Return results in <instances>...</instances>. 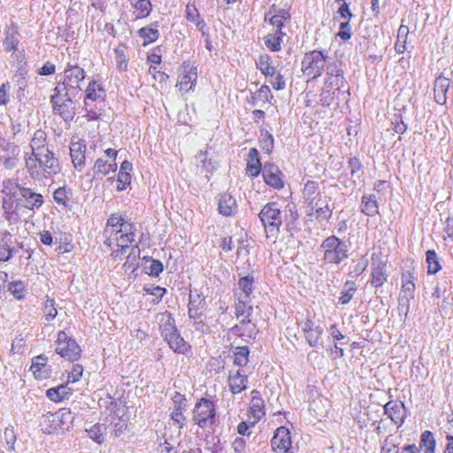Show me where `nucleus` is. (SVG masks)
<instances>
[{"label": "nucleus", "mask_w": 453, "mask_h": 453, "mask_svg": "<svg viewBox=\"0 0 453 453\" xmlns=\"http://www.w3.org/2000/svg\"><path fill=\"white\" fill-rule=\"evenodd\" d=\"M302 330L308 344L311 347H318L323 334V328L316 326L313 321L307 319L304 322Z\"/></svg>", "instance_id": "obj_19"}, {"label": "nucleus", "mask_w": 453, "mask_h": 453, "mask_svg": "<svg viewBox=\"0 0 453 453\" xmlns=\"http://www.w3.org/2000/svg\"><path fill=\"white\" fill-rule=\"evenodd\" d=\"M449 88V79L440 75L434 81V100L439 104H445L447 102V92Z\"/></svg>", "instance_id": "obj_24"}, {"label": "nucleus", "mask_w": 453, "mask_h": 453, "mask_svg": "<svg viewBox=\"0 0 453 453\" xmlns=\"http://www.w3.org/2000/svg\"><path fill=\"white\" fill-rule=\"evenodd\" d=\"M158 36V22H155L150 26L143 27V46L154 42L157 41Z\"/></svg>", "instance_id": "obj_50"}, {"label": "nucleus", "mask_w": 453, "mask_h": 453, "mask_svg": "<svg viewBox=\"0 0 453 453\" xmlns=\"http://www.w3.org/2000/svg\"><path fill=\"white\" fill-rule=\"evenodd\" d=\"M261 149L267 154L273 151L274 145V139L267 130H261L259 138Z\"/></svg>", "instance_id": "obj_55"}, {"label": "nucleus", "mask_w": 453, "mask_h": 453, "mask_svg": "<svg viewBox=\"0 0 453 453\" xmlns=\"http://www.w3.org/2000/svg\"><path fill=\"white\" fill-rule=\"evenodd\" d=\"M326 58L327 57L319 50L306 53L302 60V72L311 79L319 77L326 68Z\"/></svg>", "instance_id": "obj_8"}, {"label": "nucleus", "mask_w": 453, "mask_h": 453, "mask_svg": "<svg viewBox=\"0 0 453 453\" xmlns=\"http://www.w3.org/2000/svg\"><path fill=\"white\" fill-rule=\"evenodd\" d=\"M291 19V15L288 11L278 12V14H274L273 16H268L267 18H264L265 22H268L273 27H276L275 33L283 32L282 28L284 27V23L286 21H289Z\"/></svg>", "instance_id": "obj_38"}, {"label": "nucleus", "mask_w": 453, "mask_h": 453, "mask_svg": "<svg viewBox=\"0 0 453 453\" xmlns=\"http://www.w3.org/2000/svg\"><path fill=\"white\" fill-rule=\"evenodd\" d=\"M111 425L113 427V433L119 437L127 426V418L124 415V408H118L111 417Z\"/></svg>", "instance_id": "obj_33"}, {"label": "nucleus", "mask_w": 453, "mask_h": 453, "mask_svg": "<svg viewBox=\"0 0 453 453\" xmlns=\"http://www.w3.org/2000/svg\"><path fill=\"white\" fill-rule=\"evenodd\" d=\"M252 399L250 403V412L253 417L261 418L265 415V404L264 400L261 398L260 394L257 390H252Z\"/></svg>", "instance_id": "obj_41"}, {"label": "nucleus", "mask_w": 453, "mask_h": 453, "mask_svg": "<svg viewBox=\"0 0 453 453\" xmlns=\"http://www.w3.org/2000/svg\"><path fill=\"white\" fill-rule=\"evenodd\" d=\"M291 437L288 429L280 426L274 432L271 445L274 451L288 452L291 447Z\"/></svg>", "instance_id": "obj_15"}, {"label": "nucleus", "mask_w": 453, "mask_h": 453, "mask_svg": "<svg viewBox=\"0 0 453 453\" xmlns=\"http://www.w3.org/2000/svg\"><path fill=\"white\" fill-rule=\"evenodd\" d=\"M435 440L434 434L430 431L422 433L419 442V451L424 450V453H434Z\"/></svg>", "instance_id": "obj_45"}, {"label": "nucleus", "mask_w": 453, "mask_h": 453, "mask_svg": "<svg viewBox=\"0 0 453 453\" xmlns=\"http://www.w3.org/2000/svg\"><path fill=\"white\" fill-rule=\"evenodd\" d=\"M357 291V287L354 281L347 280L344 283L343 288L341 292V296L339 297V302L342 304H347L352 299L354 294Z\"/></svg>", "instance_id": "obj_52"}, {"label": "nucleus", "mask_w": 453, "mask_h": 453, "mask_svg": "<svg viewBox=\"0 0 453 453\" xmlns=\"http://www.w3.org/2000/svg\"><path fill=\"white\" fill-rule=\"evenodd\" d=\"M319 189V184L313 180H308L303 187V196L304 200L313 207V203L317 196H320Z\"/></svg>", "instance_id": "obj_42"}, {"label": "nucleus", "mask_w": 453, "mask_h": 453, "mask_svg": "<svg viewBox=\"0 0 453 453\" xmlns=\"http://www.w3.org/2000/svg\"><path fill=\"white\" fill-rule=\"evenodd\" d=\"M20 196L25 200V207L29 210L39 208L43 203V197L41 194L33 192L30 188H20Z\"/></svg>", "instance_id": "obj_29"}, {"label": "nucleus", "mask_w": 453, "mask_h": 453, "mask_svg": "<svg viewBox=\"0 0 453 453\" xmlns=\"http://www.w3.org/2000/svg\"><path fill=\"white\" fill-rule=\"evenodd\" d=\"M169 348L177 354L186 355L191 350L190 344L184 340L179 330L165 337Z\"/></svg>", "instance_id": "obj_16"}, {"label": "nucleus", "mask_w": 453, "mask_h": 453, "mask_svg": "<svg viewBox=\"0 0 453 453\" xmlns=\"http://www.w3.org/2000/svg\"><path fill=\"white\" fill-rule=\"evenodd\" d=\"M104 94V90L100 84L96 81H90L86 88L85 104H88L87 100L96 101L102 98Z\"/></svg>", "instance_id": "obj_47"}, {"label": "nucleus", "mask_w": 453, "mask_h": 453, "mask_svg": "<svg viewBox=\"0 0 453 453\" xmlns=\"http://www.w3.org/2000/svg\"><path fill=\"white\" fill-rule=\"evenodd\" d=\"M48 358L44 355H40L33 358L31 371L38 380H45L50 377L51 369L47 365Z\"/></svg>", "instance_id": "obj_20"}, {"label": "nucleus", "mask_w": 453, "mask_h": 453, "mask_svg": "<svg viewBox=\"0 0 453 453\" xmlns=\"http://www.w3.org/2000/svg\"><path fill=\"white\" fill-rule=\"evenodd\" d=\"M58 421V411H56L54 413L48 412L42 416V420L40 422V426H42V430L45 434H52L53 432L61 429Z\"/></svg>", "instance_id": "obj_31"}, {"label": "nucleus", "mask_w": 453, "mask_h": 453, "mask_svg": "<svg viewBox=\"0 0 453 453\" xmlns=\"http://www.w3.org/2000/svg\"><path fill=\"white\" fill-rule=\"evenodd\" d=\"M250 297L248 296H238L235 303V315L237 318L250 319L253 311L250 304Z\"/></svg>", "instance_id": "obj_32"}, {"label": "nucleus", "mask_w": 453, "mask_h": 453, "mask_svg": "<svg viewBox=\"0 0 453 453\" xmlns=\"http://www.w3.org/2000/svg\"><path fill=\"white\" fill-rule=\"evenodd\" d=\"M173 410L171 413V418L175 424L179 426L180 428L183 427L184 423L186 421V417L183 415V411L187 407V400L184 395L180 393H175L173 397Z\"/></svg>", "instance_id": "obj_18"}, {"label": "nucleus", "mask_w": 453, "mask_h": 453, "mask_svg": "<svg viewBox=\"0 0 453 453\" xmlns=\"http://www.w3.org/2000/svg\"><path fill=\"white\" fill-rule=\"evenodd\" d=\"M42 311L47 321H51L52 319H54L58 314L54 300L50 297H47L43 303Z\"/></svg>", "instance_id": "obj_60"}, {"label": "nucleus", "mask_w": 453, "mask_h": 453, "mask_svg": "<svg viewBox=\"0 0 453 453\" xmlns=\"http://www.w3.org/2000/svg\"><path fill=\"white\" fill-rule=\"evenodd\" d=\"M250 349L247 346L236 347L234 350V364L237 366L243 367L249 362Z\"/></svg>", "instance_id": "obj_51"}, {"label": "nucleus", "mask_w": 453, "mask_h": 453, "mask_svg": "<svg viewBox=\"0 0 453 453\" xmlns=\"http://www.w3.org/2000/svg\"><path fill=\"white\" fill-rule=\"evenodd\" d=\"M413 280L414 276L410 272L403 273L402 276L403 284L398 302L402 308H406V312L409 311L410 300L414 297L415 284Z\"/></svg>", "instance_id": "obj_14"}, {"label": "nucleus", "mask_w": 453, "mask_h": 453, "mask_svg": "<svg viewBox=\"0 0 453 453\" xmlns=\"http://www.w3.org/2000/svg\"><path fill=\"white\" fill-rule=\"evenodd\" d=\"M134 226L132 223L127 222L123 218L118 215H111L108 220L104 231L105 236L104 244L109 247L116 245L117 250H113L115 257L119 256L128 248V242L134 241Z\"/></svg>", "instance_id": "obj_2"}, {"label": "nucleus", "mask_w": 453, "mask_h": 453, "mask_svg": "<svg viewBox=\"0 0 453 453\" xmlns=\"http://www.w3.org/2000/svg\"><path fill=\"white\" fill-rule=\"evenodd\" d=\"M236 200L230 194L224 193L219 196L218 209L221 215L225 217L233 216L236 212Z\"/></svg>", "instance_id": "obj_23"}, {"label": "nucleus", "mask_w": 453, "mask_h": 453, "mask_svg": "<svg viewBox=\"0 0 453 453\" xmlns=\"http://www.w3.org/2000/svg\"><path fill=\"white\" fill-rule=\"evenodd\" d=\"M352 267L349 270V275L351 278H356L361 275L366 269L368 265V260L365 257H362L358 259L352 260Z\"/></svg>", "instance_id": "obj_54"}, {"label": "nucleus", "mask_w": 453, "mask_h": 453, "mask_svg": "<svg viewBox=\"0 0 453 453\" xmlns=\"http://www.w3.org/2000/svg\"><path fill=\"white\" fill-rule=\"evenodd\" d=\"M216 406L212 401L201 398L193 410V421L201 428L211 426L215 422Z\"/></svg>", "instance_id": "obj_7"}, {"label": "nucleus", "mask_w": 453, "mask_h": 453, "mask_svg": "<svg viewBox=\"0 0 453 453\" xmlns=\"http://www.w3.org/2000/svg\"><path fill=\"white\" fill-rule=\"evenodd\" d=\"M3 193L10 199L17 196L18 191L20 192V187L11 180H4Z\"/></svg>", "instance_id": "obj_63"}, {"label": "nucleus", "mask_w": 453, "mask_h": 453, "mask_svg": "<svg viewBox=\"0 0 453 453\" xmlns=\"http://www.w3.org/2000/svg\"><path fill=\"white\" fill-rule=\"evenodd\" d=\"M86 77V73L83 68L78 65H73L68 63L64 71V81L59 82L54 90L58 93L63 94L66 91L68 96H81V88L80 82L82 81Z\"/></svg>", "instance_id": "obj_4"}, {"label": "nucleus", "mask_w": 453, "mask_h": 453, "mask_svg": "<svg viewBox=\"0 0 453 453\" xmlns=\"http://www.w3.org/2000/svg\"><path fill=\"white\" fill-rule=\"evenodd\" d=\"M54 92L50 98L54 112L61 116L66 122L73 120L78 96H68L66 91H64L63 94L58 93L57 90Z\"/></svg>", "instance_id": "obj_6"}, {"label": "nucleus", "mask_w": 453, "mask_h": 453, "mask_svg": "<svg viewBox=\"0 0 453 453\" xmlns=\"http://www.w3.org/2000/svg\"><path fill=\"white\" fill-rule=\"evenodd\" d=\"M126 50L127 49L123 45H119L114 50L116 65L120 72L126 71L127 67Z\"/></svg>", "instance_id": "obj_53"}, {"label": "nucleus", "mask_w": 453, "mask_h": 453, "mask_svg": "<svg viewBox=\"0 0 453 453\" xmlns=\"http://www.w3.org/2000/svg\"><path fill=\"white\" fill-rule=\"evenodd\" d=\"M72 394V389L67 384H62L55 388H49L46 395L54 402H60L68 398Z\"/></svg>", "instance_id": "obj_39"}, {"label": "nucleus", "mask_w": 453, "mask_h": 453, "mask_svg": "<svg viewBox=\"0 0 453 453\" xmlns=\"http://www.w3.org/2000/svg\"><path fill=\"white\" fill-rule=\"evenodd\" d=\"M140 254L141 250L138 245H134L131 248L129 254L127 257V261L124 264V267L126 268V272L127 270H131V273L134 274V277L138 275V269L140 266Z\"/></svg>", "instance_id": "obj_34"}, {"label": "nucleus", "mask_w": 453, "mask_h": 453, "mask_svg": "<svg viewBox=\"0 0 453 453\" xmlns=\"http://www.w3.org/2000/svg\"><path fill=\"white\" fill-rule=\"evenodd\" d=\"M164 269L163 264L150 257L143 256V273L153 277H157Z\"/></svg>", "instance_id": "obj_37"}, {"label": "nucleus", "mask_w": 453, "mask_h": 453, "mask_svg": "<svg viewBox=\"0 0 453 453\" xmlns=\"http://www.w3.org/2000/svg\"><path fill=\"white\" fill-rule=\"evenodd\" d=\"M143 291H146L149 295L153 296L150 302V303L156 304L162 300L166 289L159 286L153 288L143 287Z\"/></svg>", "instance_id": "obj_61"}, {"label": "nucleus", "mask_w": 453, "mask_h": 453, "mask_svg": "<svg viewBox=\"0 0 453 453\" xmlns=\"http://www.w3.org/2000/svg\"><path fill=\"white\" fill-rule=\"evenodd\" d=\"M426 262L428 274H435L441 269L437 253L434 250L426 252Z\"/></svg>", "instance_id": "obj_48"}, {"label": "nucleus", "mask_w": 453, "mask_h": 453, "mask_svg": "<svg viewBox=\"0 0 453 453\" xmlns=\"http://www.w3.org/2000/svg\"><path fill=\"white\" fill-rule=\"evenodd\" d=\"M196 78V68L191 67L186 73L180 77L177 86L180 90L188 91L195 87Z\"/></svg>", "instance_id": "obj_36"}, {"label": "nucleus", "mask_w": 453, "mask_h": 453, "mask_svg": "<svg viewBox=\"0 0 453 453\" xmlns=\"http://www.w3.org/2000/svg\"><path fill=\"white\" fill-rule=\"evenodd\" d=\"M118 151L113 149H107L104 150V157L96 159L94 167V176L96 178H103L110 173H114L117 170L116 157Z\"/></svg>", "instance_id": "obj_10"}, {"label": "nucleus", "mask_w": 453, "mask_h": 453, "mask_svg": "<svg viewBox=\"0 0 453 453\" xmlns=\"http://www.w3.org/2000/svg\"><path fill=\"white\" fill-rule=\"evenodd\" d=\"M0 161L6 169L14 168L19 162V148L13 142L0 139Z\"/></svg>", "instance_id": "obj_11"}, {"label": "nucleus", "mask_w": 453, "mask_h": 453, "mask_svg": "<svg viewBox=\"0 0 453 453\" xmlns=\"http://www.w3.org/2000/svg\"><path fill=\"white\" fill-rule=\"evenodd\" d=\"M86 145L80 142H71L70 156L74 167L81 170L85 165Z\"/></svg>", "instance_id": "obj_26"}, {"label": "nucleus", "mask_w": 453, "mask_h": 453, "mask_svg": "<svg viewBox=\"0 0 453 453\" xmlns=\"http://www.w3.org/2000/svg\"><path fill=\"white\" fill-rule=\"evenodd\" d=\"M253 283L254 278L251 275H247L240 278L238 281V286L242 293L239 296H248L249 297H250V295L254 289Z\"/></svg>", "instance_id": "obj_57"}, {"label": "nucleus", "mask_w": 453, "mask_h": 453, "mask_svg": "<svg viewBox=\"0 0 453 453\" xmlns=\"http://www.w3.org/2000/svg\"><path fill=\"white\" fill-rule=\"evenodd\" d=\"M25 166L29 175L35 180L50 178L61 171L58 158L50 150L35 156H25Z\"/></svg>", "instance_id": "obj_3"}, {"label": "nucleus", "mask_w": 453, "mask_h": 453, "mask_svg": "<svg viewBox=\"0 0 453 453\" xmlns=\"http://www.w3.org/2000/svg\"><path fill=\"white\" fill-rule=\"evenodd\" d=\"M248 378L238 370L234 373L230 372L228 377V385L230 391L234 394H239L247 388Z\"/></svg>", "instance_id": "obj_30"}, {"label": "nucleus", "mask_w": 453, "mask_h": 453, "mask_svg": "<svg viewBox=\"0 0 453 453\" xmlns=\"http://www.w3.org/2000/svg\"><path fill=\"white\" fill-rule=\"evenodd\" d=\"M12 234L9 231L4 230L0 233V262L9 261L15 252L12 247Z\"/></svg>", "instance_id": "obj_22"}, {"label": "nucleus", "mask_w": 453, "mask_h": 453, "mask_svg": "<svg viewBox=\"0 0 453 453\" xmlns=\"http://www.w3.org/2000/svg\"><path fill=\"white\" fill-rule=\"evenodd\" d=\"M56 352L69 361H76L81 357V349L76 341L66 332L60 331L56 341Z\"/></svg>", "instance_id": "obj_9"}, {"label": "nucleus", "mask_w": 453, "mask_h": 453, "mask_svg": "<svg viewBox=\"0 0 453 453\" xmlns=\"http://www.w3.org/2000/svg\"><path fill=\"white\" fill-rule=\"evenodd\" d=\"M286 34L284 32L268 34L265 36V46L273 52H278L281 49L282 38Z\"/></svg>", "instance_id": "obj_43"}, {"label": "nucleus", "mask_w": 453, "mask_h": 453, "mask_svg": "<svg viewBox=\"0 0 453 453\" xmlns=\"http://www.w3.org/2000/svg\"><path fill=\"white\" fill-rule=\"evenodd\" d=\"M8 290L17 299H21L24 296L25 286L22 281H12L8 285Z\"/></svg>", "instance_id": "obj_64"}, {"label": "nucleus", "mask_w": 453, "mask_h": 453, "mask_svg": "<svg viewBox=\"0 0 453 453\" xmlns=\"http://www.w3.org/2000/svg\"><path fill=\"white\" fill-rule=\"evenodd\" d=\"M360 210L368 217H374L379 214V204L375 195H363L361 198Z\"/></svg>", "instance_id": "obj_27"}, {"label": "nucleus", "mask_w": 453, "mask_h": 453, "mask_svg": "<svg viewBox=\"0 0 453 453\" xmlns=\"http://www.w3.org/2000/svg\"><path fill=\"white\" fill-rule=\"evenodd\" d=\"M256 65L265 76L273 77L275 74V68L271 65V58L267 54L260 55Z\"/></svg>", "instance_id": "obj_44"}, {"label": "nucleus", "mask_w": 453, "mask_h": 453, "mask_svg": "<svg viewBox=\"0 0 453 453\" xmlns=\"http://www.w3.org/2000/svg\"><path fill=\"white\" fill-rule=\"evenodd\" d=\"M258 217L265 227L266 237L275 238L283 220H285L287 227L291 228L298 219V213L293 204H288L282 211L278 203L271 202L264 205Z\"/></svg>", "instance_id": "obj_1"}, {"label": "nucleus", "mask_w": 453, "mask_h": 453, "mask_svg": "<svg viewBox=\"0 0 453 453\" xmlns=\"http://www.w3.org/2000/svg\"><path fill=\"white\" fill-rule=\"evenodd\" d=\"M320 250L324 261L327 264L339 265L349 257L348 245L335 235L326 238L320 245Z\"/></svg>", "instance_id": "obj_5"}, {"label": "nucleus", "mask_w": 453, "mask_h": 453, "mask_svg": "<svg viewBox=\"0 0 453 453\" xmlns=\"http://www.w3.org/2000/svg\"><path fill=\"white\" fill-rule=\"evenodd\" d=\"M262 175L268 186L275 189H281L284 187L283 173L276 165L265 163L263 166Z\"/></svg>", "instance_id": "obj_12"}, {"label": "nucleus", "mask_w": 453, "mask_h": 453, "mask_svg": "<svg viewBox=\"0 0 453 453\" xmlns=\"http://www.w3.org/2000/svg\"><path fill=\"white\" fill-rule=\"evenodd\" d=\"M311 209H315L316 219L319 220H328L332 217V211L327 203L325 205H319V202H316Z\"/></svg>", "instance_id": "obj_58"}, {"label": "nucleus", "mask_w": 453, "mask_h": 453, "mask_svg": "<svg viewBox=\"0 0 453 453\" xmlns=\"http://www.w3.org/2000/svg\"><path fill=\"white\" fill-rule=\"evenodd\" d=\"M384 414L387 415L390 420L400 427L406 418V408L404 403L397 401H389L384 407Z\"/></svg>", "instance_id": "obj_13"}, {"label": "nucleus", "mask_w": 453, "mask_h": 453, "mask_svg": "<svg viewBox=\"0 0 453 453\" xmlns=\"http://www.w3.org/2000/svg\"><path fill=\"white\" fill-rule=\"evenodd\" d=\"M156 322L158 324L163 338L167 337V335L170 336L171 334H173V332L175 333L178 330L175 319L167 311L157 313L156 316Z\"/></svg>", "instance_id": "obj_17"}, {"label": "nucleus", "mask_w": 453, "mask_h": 453, "mask_svg": "<svg viewBox=\"0 0 453 453\" xmlns=\"http://www.w3.org/2000/svg\"><path fill=\"white\" fill-rule=\"evenodd\" d=\"M409 35V28L405 25H401L397 31V40L395 44L396 53L402 54L406 49L407 37Z\"/></svg>", "instance_id": "obj_49"}, {"label": "nucleus", "mask_w": 453, "mask_h": 453, "mask_svg": "<svg viewBox=\"0 0 453 453\" xmlns=\"http://www.w3.org/2000/svg\"><path fill=\"white\" fill-rule=\"evenodd\" d=\"M18 35H19V32H18L17 27L14 26L13 24H12V26L9 27L6 31L5 38L4 41V46L5 51L10 52V51L15 50L17 49V46L19 42Z\"/></svg>", "instance_id": "obj_40"}, {"label": "nucleus", "mask_w": 453, "mask_h": 453, "mask_svg": "<svg viewBox=\"0 0 453 453\" xmlns=\"http://www.w3.org/2000/svg\"><path fill=\"white\" fill-rule=\"evenodd\" d=\"M58 411L59 416V425L61 429H67L69 425L73 423L74 419V415L69 409H60Z\"/></svg>", "instance_id": "obj_59"}, {"label": "nucleus", "mask_w": 453, "mask_h": 453, "mask_svg": "<svg viewBox=\"0 0 453 453\" xmlns=\"http://www.w3.org/2000/svg\"><path fill=\"white\" fill-rule=\"evenodd\" d=\"M262 170L263 167L258 150L256 148L250 149L247 158L246 173L254 178L257 177Z\"/></svg>", "instance_id": "obj_25"}, {"label": "nucleus", "mask_w": 453, "mask_h": 453, "mask_svg": "<svg viewBox=\"0 0 453 453\" xmlns=\"http://www.w3.org/2000/svg\"><path fill=\"white\" fill-rule=\"evenodd\" d=\"M32 153L30 156H35L38 153L44 152L50 150L47 146V135L42 130H36L30 142Z\"/></svg>", "instance_id": "obj_35"}, {"label": "nucleus", "mask_w": 453, "mask_h": 453, "mask_svg": "<svg viewBox=\"0 0 453 453\" xmlns=\"http://www.w3.org/2000/svg\"><path fill=\"white\" fill-rule=\"evenodd\" d=\"M196 160L200 163H202V167L207 172V173H212L215 168V162H213L211 159L207 158V152L206 151H200L196 156Z\"/></svg>", "instance_id": "obj_62"}, {"label": "nucleus", "mask_w": 453, "mask_h": 453, "mask_svg": "<svg viewBox=\"0 0 453 453\" xmlns=\"http://www.w3.org/2000/svg\"><path fill=\"white\" fill-rule=\"evenodd\" d=\"M388 279L387 266L382 262L372 264L371 284L374 288L381 287Z\"/></svg>", "instance_id": "obj_28"}, {"label": "nucleus", "mask_w": 453, "mask_h": 453, "mask_svg": "<svg viewBox=\"0 0 453 453\" xmlns=\"http://www.w3.org/2000/svg\"><path fill=\"white\" fill-rule=\"evenodd\" d=\"M231 332L234 335L253 339L257 334V327L250 319H242L238 325L231 328Z\"/></svg>", "instance_id": "obj_21"}, {"label": "nucleus", "mask_w": 453, "mask_h": 453, "mask_svg": "<svg viewBox=\"0 0 453 453\" xmlns=\"http://www.w3.org/2000/svg\"><path fill=\"white\" fill-rule=\"evenodd\" d=\"M203 303V300H200V296L196 295V299L195 296L190 293L189 295V303H188V318L190 321H193L199 317L204 316L200 311L199 305Z\"/></svg>", "instance_id": "obj_46"}, {"label": "nucleus", "mask_w": 453, "mask_h": 453, "mask_svg": "<svg viewBox=\"0 0 453 453\" xmlns=\"http://www.w3.org/2000/svg\"><path fill=\"white\" fill-rule=\"evenodd\" d=\"M105 429L106 427L104 426V425L97 423L92 426L89 429H86V432L88 433V435L90 439H92L98 444H101L104 440V433Z\"/></svg>", "instance_id": "obj_56"}]
</instances>
